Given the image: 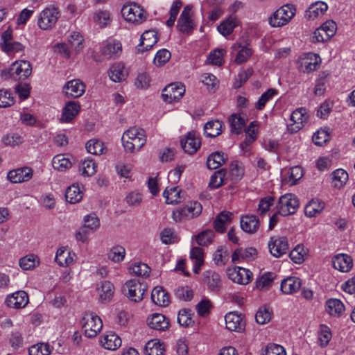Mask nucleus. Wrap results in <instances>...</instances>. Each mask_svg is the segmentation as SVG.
Here are the masks:
<instances>
[{
  "label": "nucleus",
  "mask_w": 355,
  "mask_h": 355,
  "mask_svg": "<svg viewBox=\"0 0 355 355\" xmlns=\"http://www.w3.org/2000/svg\"><path fill=\"white\" fill-rule=\"evenodd\" d=\"M121 142L125 152L129 153L138 152L146 143L145 131L138 127H131L123 132Z\"/></svg>",
  "instance_id": "nucleus-1"
},
{
  "label": "nucleus",
  "mask_w": 355,
  "mask_h": 355,
  "mask_svg": "<svg viewBox=\"0 0 355 355\" xmlns=\"http://www.w3.org/2000/svg\"><path fill=\"white\" fill-rule=\"evenodd\" d=\"M32 73V66L30 62L24 60L14 62L8 69L3 70L1 77L4 80L13 79L24 80Z\"/></svg>",
  "instance_id": "nucleus-2"
},
{
  "label": "nucleus",
  "mask_w": 355,
  "mask_h": 355,
  "mask_svg": "<svg viewBox=\"0 0 355 355\" xmlns=\"http://www.w3.org/2000/svg\"><path fill=\"white\" fill-rule=\"evenodd\" d=\"M121 14L124 19L135 25L144 23L148 17L146 11L135 3H127L122 9Z\"/></svg>",
  "instance_id": "nucleus-3"
},
{
  "label": "nucleus",
  "mask_w": 355,
  "mask_h": 355,
  "mask_svg": "<svg viewBox=\"0 0 355 355\" xmlns=\"http://www.w3.org/2000/svg\"><path fill=\"white\" fill-rule=\"evenodd\" d=\"M296 8L292 4H286L275 11L269 18V24L272 27H282L288 24L294 17Z\"/></svg>",
  "instance_id": "nucleus-4"
},
{
  "label": "nucleus",
  "mask_w": 355,
  "mask_h": 355,
  "mask_svg": "<svg viewBox=\"0 0 355 355\" xmlns=\"http://www.w3.org/2000/svg\"><path fill=\"white\" fill-rule=\"evenodd\" d=\"M60 17V12L55 6H48L44 8L37 17V26L43 31L52 29L57 24Z\"/></svg>",
  "instance_id": "nucleus-5"
},
{
  "label": "nucleus",
  "mask_w": 355,
  "mask_h": 355,
  "mask_svg": "<svg viewBox=\"0 0 355 355\" xmlns=\"http://www.w3.org/2000/svg\"><path fill=\"white\" fill-rule=\"evenodd\" d=\"M80 323L84 334L87 338L96 337L103 327L101 319L93 312L85 313Z\"/></svg>",
  "instance_id": "nucleus-6"
},
{
  "label": "nucleus",
  "mask_w": 355,
  "mask_h": 355,
  "mask_svg": "<svg viewBox=\"0 0 355 355\" xmlns=\"http://www.w3.org/2000/svg\"><path fill=\"white\" fill-rule=\"evenodd\" d=\"M320 57L312 52L302 54L297 61L298 70L305 73L316 71L320 67Z\"/></svg>",
  "instance_id": "nucleus-7"
},
{
  "label": "nucleus",
  "mask_w": 355,
  "mask_h": 355,
  "mask_svg": "<svg viewBox=\"0 0 355 355\" xmlns=\"http://www.w3.org/2000/svg\"><path fill=\"white\" fill-rule=\"evenodd\" d=\"M298 207L299 201L292 193H286L281 196L277 206V213L283 216L294 214Z\"/></svg>",
  "instance_id": "nucleus-8"
},
{
  "label": "nucleus",
  "mask_w": 355,
  "mask_h": 355,
  "mask_svg": "<svg viewBox=\"0 0 355 355\" xmlns=\"http://www.w3.org/2000/svg\"><path fill=\"white\" fill-rule=\"evenodd\" d=\"M196 26L193 20V7L190 5L186 6L178 20V29L182 33L189 34L193 31Z\"/></svg>",
  "instance_id": "nucleus-9"
},
{
  "label": "nucleus",
  "mask_w": 355,
  "mask_h": 355,
  "mask_svg": "<svg viewBox=\"0 0 355 355\" xmlns=\"http://www.w3.org/2000/svg\"><path fill=\"white\" fill-rule=\"evenodd\" d=\"M185 93V87L180 83L168 85L162 91V96L164 102L172 103L180 101Z\"/></svg>",
  "instance_id": "nucleus-10"
},
{
  "label": "nucleus",
  "mask_w": 355,
  "mask_h": 355,
  "mask_svg": "<svg viewBox=\"0 0 355 355\" xmlns=\"http://www.w3.org/2000/svg\"><path fill=\"white\" fill-rule=\"evenodd\" d=\"M85 89L86 85L82 80L73 79L63 85L62 92L68 98H78L84 94Z\"/></svg>",
  "instance_id": "nucleus-11"
},
{
  "label": "nucleus",
  "mask_w": 355,
  "mask_h": 355,
  "mask_svg": "<svg viewBox=\"0 0 355 355\" xmlns=\"http://www.w3.org/2000/svg\"><path fill=\"white\" fill-rule=\"evenodd\" d=\"M309 119L307 110L304 107L297 108L291 115V123L288 125V130L295 133L301 130Z\"/></svg>",
  "instance_id": "nucleus-12"
},
{
  "label": "nucleus",
  "mask_w": 355,
  "mask_h": 355,
  "mask_svg": "<svg viewBox=\"0 0 355 355\" xmlns=\"http://www.w3.org/2000/svg\"><path fill=\"white\" fill-rule=\"evenodd\" d=\"M227 272L230 279L241 285L248 284L252 277V272L250 270L240 266L230 268Z\"/></svg>",
  "instance_id": "nucleus-13"
},
{
  "label": "nucleus",
  "mask_w": 355,
  "mask_h": 355,
  "mask_svg": "<svg viewBox=\"0 0 355 355\" xmlns=\"http://www.w3.org/2000/svg\"><path fill=\"white\" fill-rule=\"evenodd\" d=\"M159 40L158 33L154 30L146 31L141 35L140 42L136 48L137 53H143L150 50Z\"/></svg>",
  "instance_id": "nucleus-14"
},
{
  "label": "nucleus",
  "mask_w": 355,
  "mask_h": 355,
  "mask_svg": "<svg viewBox=\"0 0 355 355\" xmlns=\"http://www.w3.org/2000/svg\"><path fill=\"white\" fill-rule=\"evenodd\" d=\"M182 149L185 153L193 155L197 152L201 145L199 135L195 132H189L180 140Z\"/></svg>",
  "instance_id": "nucleus-15"
},
{
  "label": "nucleus",
  "mask_w": 355,
  "mask_h": 355,
  "mask_svg": "<svg viewBox=\"0 0 355 355\" xmlns=\"http://www.w3.org/2000/svg\"><path fill=\"white\" fill-rule=\"evenodd\" d=\"M270 254L275 257H280L287 253L288 243L287 239L283 236L272 237L268 242Z\"/></svg>",
  "instance_id": "nucleus-16"
},
{
  "label": "nucleus",
  "mask_w": 355,
  "mask_h": 355,
  "mask_svg": "<svg viewBox=\"0 0 355 355\" xmlns=\"http://www.w3.org/2000/svg\"><path fill=\"white\" fill-rule=\"evenodd\" d=\"M331 263L333 268L341 272H348L352 270L354 266L352 257L345 253H340L334 256Z\"/></svg>",
  "instance_id": "nucleus-17"
},
{
  "label": "nucleus",
  "mask_w": 355,
  "mask_h": 355,
  "mask_svg": "<svg viewBox=\"0 0 355 355\" xmlns=\"http://www.w3.org/2000/svg\"><path fill=\"white\" fill-rule=\"evenodd\" d=\"M80 104L78 102L70 101L67 102L62 109L59 121L61 123H70L80 112Z\"/></svg>",
  "instance_id": "nucleus-18"
},
{
  "label": "nucleus",
  "mask_w": 355,
  "mask_h": 355,
  "mask_svg": "<svg viewBox=\"0 0 355 355\" xmlns=\"http://www.w3.org/2000/svg\"><path fill=\"white\" fill-rule=\"evenodd\" d=\"M328 5L321 1L311 3L305 11L304 17L309 21L321 18L327 11Z\"/></svg>",
  "instance_id": "nucleus-19"
},
{
  "label": "nucleus",
  "mask_w": 355,
  "mask_h": 355,
  "mask_svg": "<svg viewBox=\"0 0 355 355\" xmlns=\"http://www.w3.org/2000/svg\"><path fill=\"white\" fill-rule=\"evenodd\" d=\"M225 321L226 328L231 331L240 332L245 329V322L242 315L236 311L227 313Z\"/></svg>",
  "instance_id": "nucleus-20"
},
{
  "label": "nucleus",
  "mask_w": 355,
  "mask_h": 355,
  "mask_svg": "<svg viewBox=\"0 0 355 355\" xmlns=\"http://www.w3.org/2000/svg\"><path fill=\"white\" fill-rule=\"evenodd\" d=\"M33 177V171L29 167H22L10 171L7 178L12 183H21L31 180Z\"/></svg>",
  "instance_id": "nucleus-21"
},
{
  "label": "nucleus",
  "mask_w": 355,
  "mask_h": 355,
  "mask_svg": "<svg viewBox=\"0 0 355 355\" xmlns=\"http://www.w3.org/2000/svg\"><path fill=\"white\" fill-rule=\"evenodd\" d=\"M166 204L176 205L185 199L184 193L178 187H168L163 192Z\"/></svg>",
  "instance_id": "nucleus-22"
},
{
  "label": "nucleus",
  "mask_w": 355,
  "mask_h": 355,
  "mask_svg": "<svg viewBox=\"0 0 355 355\" xmlns=\"http://www.w3.org/2000/svg\"><path fill=\"white\" fill-rule=\"evenodd\" d=\"M28 302V294L24 290H18L9 295L6 299V304L8 306L15 309L24 307Z\"/></svg>",
  "instance_id": "nucleus-23"
},
{
  "label": "nucleus",
  "mask_w": 355,
  "mask_h": 355,
  "mask_svg": "<svg viewBox=\"0 0 355 355\" xmlns=\"http://www.w3.org/2000/svg\"><path fill=\"white\" fill-rule=\"evenodd\" d=\"M101 53L108 58H116L122 53V44L119 41H109L103 44Z\"/></svg>",
  "instance_id": "nucleus-24"
},
{
  "label": "nucleus",
  "mask_w": 355,
  "mask_h": 355,
  "mask_svg": "<svg viewBox=\"0 0 355 355\" xmlns=\"http://www.w3.org/2000/svg\"><path fill=\"white\" fill-rule=\"evenodd\" d=\"M121 338L112 331L104 334L100 338L101 346L108 350H116L121 345Z\"/></svg>",
  "instance_id": "nucleus-25"
},
{
  "label": "nucleus",
  "mask_w": 355,
  "mask_h": 355,
  "mask_svg": "<svg viewBox=\"0 0 355 355\" xmlns=\"http://www.w3.org/2000/svg\"><path fill=\"white\" fill-rule=\"evenodd\" d=\"M76 257L75 252L69 250L67 247H61L56 252L55 261L60 266H69L74 262Z\"/></svg>",
  "instance_id": "nucleus-26"
},
{
  "label": "nucleus",
  "mask_w": 355,
  "mask_h": 355,
  "mask_svg": "<svg viewBox=\"0 0 355 355\" xmlns=\"http://www.w3.org/2000/svg\"><path fill=\"white\" fill-rule=\"evenodd\" d=\"M232 49L235 53L234 62L236 64L245 62L252 55V50L248 45L235 43L232 45Z\"/></svg>",
  "instance_id": "nucleus-27"
},
{
  "label": "nucleus",
  "mask_w": 355,
  "mask_h": 355,
  "mask_svg": "<svg viewBox=\"0 0 355 355\" xmlns=\"http://www.w3.org/2000/svg\"><path fill=\"white\" fill-rule=\"evenodd\" d=\"M241 229L249 234L257 232L260 226L259 218L252 214H247L241 216L240 220Z\"/></svg>",
  "instance_id": "nucleus-28"
},
{
  "label": "nucleus",
  "mask_w": 355,
  "mask_h": 355,
  "mask_svg": "<svg viewBox=\"0 0 355 355\" xmlns=\"http://www.w3.org/2000/svg\"><path fill=\"white\" fill-rule=\"evenodd\" d=\"M147 324L150 329L164 331L169 327L168 320L161 313H153L148 317Z\"/></svg>",
  "instance_id": "nucleus-29"
},
{
  "label": "nucleus",
  "mask_w": 355,
  "mask_h": 355,
  "mask_svg": "<svg viewBox=\"0 0 355 355\" xmlns=\"http://www.w3.org/2000/svg\"><path fill=\"white\" fill-rule=\"evenodd\" d=\"M84 193V187L78 184H73L69 186L65 192L66 200L71 203H78L83 199Z\"/></svg>",
  "instance_id": "nucleus-30"
},
{
  "label": "nucleus",
  "mask_w": 355,
  "mask_h": 355,
  "mask_svg": "<svg viewBox=\"0 0 355 355\" xmlns=\"http://www.w3.org/2000/svg\"><path fill=\"white\" fill-rule=\"evenodd\" d=\"M257 255V250L253 248H239L232 255L233 263H241L253 259Z\"/></svg>",
  "instance_id": "nucleus-31"
},
{
  "label": "nucleus",
  "mask_w": 355,
  "mask_h": 355,
  "mask_svg": "<svg viewBox=\"0 0 355 355\" xmlns=\"http://www.w3.org/2000/svg\"><path fill=\"white\" fill-rule=\"evenodd\" d=\"M92 19L96 26L103 28L111 24L112 15L107 10L99 9L94 12Z\"/></svg>",
  "instance_id": "nucleus-32"
},
{
  "label": "nucleus",
  "mask_w": 355,
  "mask_h": 355,
  "mask_svg": "<svg viewBox=\"0 0 355 355\" xmlns=\"http://www.w3.org/2000/svg\"><path fill=\"white\" fill-rule=\"evenodd\" d=\"M97 164L92 158L82 159L78 166V171L85 178L92 177L96 173Z\"/></svg>",
  "instance_id": "nucleus-33"
},
{
  "label": "nucleus",
  "mask_w": 355,
  "mask_h": 355,
  "mask_svg": "<svg viewBox=\"0 0 355 355\" xmlns=\"http://www.w3.org/2000/svg\"><path fill=\"white\" fill-rule=\"evenodd\" d=\"M331 185L335 189L343 188L349 180L347 172L343 168H338L331 174Z\"/></svg>",
  "instance_id": "nucleus-34"
},
{
  "label": "nucleus",
  "mask_w": 355,
  "mask_h": 355,
  "mask_svg": "<svg viewBox=\"0 0 355 355\" xmlns=\"http://www.w3.org/2000/svg\"><path fill=\"white\" fill-rule=\"evenodd\" d=\"M204 250L200 247H193L190 250L189 257L193 261V271L194 273H199L201 267L204 263Z\"/></svg>",
  "instance_id": "nucleus-35"
},
{
  "label": "nucleus",
  "mask_w": 355,
  "mask_h": 355,
  "mask_svg": "<svg viewBox=\"0 0 355 355\" xmlns=\"http://www.w3.org/2000/svg\"><path fill=\"white\" fill-rule=\"evenodd\" d=\"M326 311L332 317L338 318L345 311L343 302L338 299H329L326 302Z\"/></svg>",
  "instance_id": "nucleus-36"
},
{
  "label": "nucleus",
  "mask_w": 355,
  "mask_h": 355,
  "mask_svg": "<svg viewBox=\"0 0 355 355\" xmlns=\"http://www.w3.org/2000/svg\"><path fill=\"white\" fill-rule=\"evenodd\" d=\"M40 264V257L34 254H28L19 259V266L23 270H33Z\"/></svg>",
  "instance_id": "nucleus-37"
},
{
  "label": "nucleus",
  "mask_w": 355,
  "mask_h": 355,
  "mask_svg": "<svg viewBox=\"0 0 355 355\" xmlns=\"http://www.w3.org/2000/svg\"><path fill=\"white\" fill-rule=\"evenodd\" d=\"M202 281L205 286L212 288L220 286L222 282L220 275L212 270L202 273Z\"/></svg>",
  "instance_id": "nucleus-38"
},
{
  "label": "nucleus",
  "mask_w": 355,
  "mask_h": 355,
  "mask_svg": "<svg viewBox=\"0 0 355 355\" xmlns=\"http://www.w3.org/2000/svg\"><path fill=\"white\" fill-rule=\"evenodd\" d=\"M239 24V19L236 17L230 16L220 24L217 30L222 35L227 37L233 32Z\"/></svg>",
  "instance_id": "nucleus-39"
},
{
  "label": "nucleus",
  "mask_w": 355,
  "mask_h": 355,
  "mask_svg": "<svg viewBox=\"0 0 355 355\" xmlns=\"http://www.w3.org/2000/svg\"><path fill=\"white\" fill-rule=\"evenodd\" d=\"M87 151L94 155H101L105 154L107 148L105 144L97 139H91L85 144Z\"/></svg>",
  "instance_id": "nucleus-40"
},
{
  "label": "nucleus",
  "mask_w": 355,
  "mask_h": 355,
  "mask_svg": "<svg viewBox=\"0 0 355 355\" xmlns=\"http://www.w3.org/2000/svg\"><path fill=\"white\" fill-rule=\"evenodd\" d=\"M232 213L222 211L217 216L214 221V227L217 232L223 233L225 231L227 225L232 220Z\"/></svg>",
  "instance_id": "nucleus-41"
},
{
  "label": "nucleus",
  "mask_w": 355,
  "mask_h": 355,
  "mask_svg": "<svg viewBox=\"0 0 355 355\" xmlns=\"http://www.w3.org/2000/svg\"><path fill=\"white\" fill-rule=\"evenodd\" d=\"M127 72L125 70L123 64L115 63L111 66L109 70L110 78L115 83H119L126 79Z\"/></svg>",
  "instance_id": "nucleus-42"
},
{
  "label": "nucleus",
  "mask_w": 355,
  "mask_h": 355,
  "mask_svg": "<svg viewBox=\"0 0 355 355\" xmlns=\"http://www.w3.org/2000/svg\"><path fill=\"white\" fill-rule=\"evenodd\" d=\"M151 299L159 306H167L171 303V296L166 290H152Z\"/></svg>",
  "instance_id": "nucleus-43"
},
{
  "label": "nucleus",
  "mask_w": 355,
  "mask_h": 355,
  "mask_svg": "<svg viewBox=\"0 0 355 355\" xmlns=\"http://www.w3.org/2000/svg\"><path fill=\"white\" fill-rule=\"evenodd\" d=\"M126 254L125 248L121 245H113L107 252V258L114 263L122 262Z\"/></svg>",
  "instance_id": "nucleus-44"
},
{
  "label": "nucleus",
  "mask_w": 355,
  "mask_h": 355,
  "mask_svg": "<svg viewBox=\"0 0 355 355\" xmlns=\"http://www.w3.org/2000/svg\"><path fill=\"white\" fill-rule=\"evenodd\" d=\"M227 159V155L223 153H214L207 159V167L209 169H216L221 166L226 162Z\"/></svg>",
  "instance_id": "nucleus-45"
},
{
  "label": "nucleus",
  "mask_w": 355,
  "mask_h": 355,
  "mask_svg": "<svg viewBox=\"0 0 355 355\" xmlns=\"http://www.w3.org/2000/svg\"><path fill=\"white\" fill-rule=\"evenodd\" d=\"M52 166L57 171H65L71 167L72 163L69 158L64 155L59 154L53 157Z\"/></svg>",
  "instance_id": "nucleus-46"
},
{
  "label": "nucleus",
  "mask_w": 355,
  "mask_h": 355,
  "mask_svg": "<svg viewBox=\"0 0 355 355\" xmlns=\"http://www.w3.org/2000/svg\"><path fill=\"white\" fill-rule=\"evenodd\" d=\"M223 123L218 120L207 122L204 127L205 135L208 137H215L221 134Z\"/></svg>",
  "instance_id": "nucleus-47"
},
{
  "label": "nucleus",
  "mask_w": 355,
  "mask_h": 355,
  "mask_svg": "<svg viewBox=\"0 0 355 355\" xmlns=\"http://www.w3.org/2000/svg\"><path fill=\"white\" fill-rule=\"evenodd\" d=\"M68 43L76 53H80L84 49L83 37L78 32H72L67 37Z\"/></svg>",
  "instance_id": "nucleus-48"
},
{
  "label": "nucleus",
  "mask_w": 355,
  "mask_h": 355,
  "mask_svg": "<svg viewBox=\"0 0 355 355\" xmlns=\"http://www.w3.org/2000/svg\"><path fill=\"white\" fill-rule=\"evenodd\" d=\"M308 255V249L303 245H297L289 254L291 259L296 264L303 263Z\"/></svg>",
  "instance_id": "nucleus-49"
},
{
  "label": "nucleus",
  "mask_w": 355,
  "mask_h": 355,
  "mask_svg": "<svg viewBox=\"0 0 355 355\" xmlns=\"http://www.w3.org/2000/svg\"><path fill=\"white\" fill-rule=\"evenodd\" d=\"M324 209V204L318 199H313L309 202L304 209L305 215L308 217H315Z\"/></svg>",
  "instance_id": "nucleus-50"
},
{
  "label": "nucleus",
  "mask_w": 355,
  "mask_h": 355,
  "mask_svg": "<svg viewBox=\"0 0 355 355\" xmlns=\"http://www.w3.org/2000/svg\"><path fill=\"white\" fill-rule=\"evenodd\" d=\"M215 238L214 232L211 230L202 231L193 236L196 243L200 246H207L210 245Z\"/></svg>",
  "instance_id": "nucleus-51"
},
{
  "label": "nucleus",
  "mask_w": 355,
  "mask_h": 355,
  "mask_svg": "<svg viewBox=\"0 0 355 355\" xmlns=\"http://www.w3.org/2000/svg\"><path fill=\"white\" fill-rule=\"evenodd\" d=\"M272 314V310L269 306H261L256 313L255 320L259 324H267L271 320Z\"/></svg>",
  "instance_id": "nucleus-52"
},
{
  "label": "nucleus",
  "mask_w": 355,
  "mask_h": 355,
  "mask_svg": "<svg viewBox=\"0 0 355 355\" xmlns=\"http://www.w3.org/2000/svg\"><path fill=\"white\" fill-rule=\"evenodd\" d=\"M231 130L234 134H239L244 127L247 119L242 116L240 114H234L230 118Z\"/></svg>",
  "instance_id": "nucleus-53"
},
{
  "label": "nucleus",
  "mask_w": 355,
  "mask_h": 355,
  "mask_svg": "<svg viewBox=\"0 0 355 355\" xmlns=\"http://www.w3.org/2000/svg\"><path fill=\"white\" fill-rule=\"evenodd\" d=\"M288 178L285 179V182L290 186H293L303 176L302 168L299 166H295L290 168L288 171Z\"/></svg>",
  "instance_id": "nucleus-54"
},
{
  "label": "nucleus",
  "mask_w": 355,
  "mask_h": 355,
  "mask_svg": "<svg viewBox=\"0 0 355 355\" xmlns=\"http://www.w3.org/2000/svg\"><path fill=\"white\" fill-rule=\"evenodd\" d=\"M213 260L216 265L225 266L229 260V252L225 246H220L213 255Z\"/></svg>",
  "instance_id": "nucleus-55"
},
{
  "label": "nucleus",
  "mask_w": 355,
  "mask_h": 355,
  "mask_svg": "<svg viewBox=\"0 0 355 355\" xmlns=\"http://www.w3.org/2000/svg\"><path fill=\"white\" fill-rule=\"evenodd\" d=\"M192 311L189 309H182L179 311L178 314V322L180 325L189 327L194 324V320L192 318Z\"/></svg>",
  "instance_id": "nucleus-56"
},
{
  "label": "nucleus",
  "mask_w": 355,
  "mask_h": 355,
  "mask_svg": "<svg viewBox=\"0 0 355 355\" xmlns=\"http://www.w3.org/2000/svg\"><path fill=\"white\" fill-rule=\"evenodd\" d=\"M225 53V49H216L209 53L207 62L213 65L221 66L224 62Z\"/></svg>",
  "instance_id": "nucleus-57"
},
{
  "label": "nucleus",
  "mask_w": 355,
  "mask_h": 355,
  "mask_svg": "<svg viewBox=\"0 0 355 355\" xmlns=\"http://www.w3.org/2000/svg\"><path fill=\"white\" fill-rule=\"evenodd\" d=\"M129 272L139 277H148L150 272L148 266L144 263H135L129 268Z\"/></svg>",
  "instance_id": "nucleus-58"
},
{
  "label": "nucleus",
  "mask_w": 355,
  "mask_h": 355,
  "mask_svg": "<svg viewBox=\"0 0 355 355\" xmlns=\"http://www.w3.org/2000/svg\"><path fill=\"white\" fill-rule=\"evenodd\" d=\"M277 92L275 89H268L266 92H264L259 98L257 102L255 104V107L258 110H261L264 108L266 103L272 100L275 95H277Z\"/></svg>",
  "instance_id": "nucleus-59"
},
{
  "label": "nucleus",
  "mask_w": 355,
  "mask_h": 355,
  "mask_svg": "<svg viewBox=\"0 0 355 355\" xmlns=\"http://www.w3.org/2000/svg\"><path fill=\"white\" fill-rule=\"evenodd\" d=\"M2 51L9 55L22 53L25 50V46L19 42L12 41L10 43L2 46Z\"/></svg>",
  "instance_id": "nucleus-60"
},
{
  "label": "nucleus",
  "mask_w": 355,
  "mask_h": 355,
  "mask_svg": "<svg viewBox=\"0 0 355 355\" xmlns=\"http://www.w3.org/2000/svg\"><path fill=\"white\" fill-rule=\"evenodd\" d=\"M146 355H163L164 347L162 344L157 340H150L146 345Z\"/></svg>",
  "instance_id": "nucleus-61"
},
{
  "label": "nucleus",
  "mask_w": 355,
  "mask_h": 355,
  "mask_svg": "<svg viewBox=\"0 0 355 355\" xmlns=\"http://www.w3.org/2000/svg\"><path fill=\"white\" fill-rule=\"evenodd\" d=\"M328 76L329 73L325 71H322L319 74L314 89V94L315 95L321 96L324 94L326 90V85L328 82Z\"/></svg>",
  "instance_id": "nucleus-62"
},
{
  "label": "nucleus",
  "mask_w": 355,
  "mask_h": 355,
  "mask_svg": "<svg viewBox=\"0 0 355 355\" xmlns=\"http://www.w3.org/2000/svg\"><path fill=\"white\" fill-rule=\"evenodd\" d=\"M84 228H87L92 232L96 231L100 226V220L97 216L92 213L87 214L83 218Z\"/></svg>",
  "instance_id": "nucleus-63"
},
{
  "label": "nucleus",
  "mask_w": 355,
  "mask_h": 355,
  "mask_svg": "<svg viewBox=\"0 0 355 355\" xmlns=\"http://www.w3.org/2000/svg\"><path fill=\"white\" fill-rule=\"evenodd\" d=\"M51 349L48 344L38 343L29 348V355H49Z\"/></svg>",
  "instance_id": "nucleus-64"
}]
</instances>
